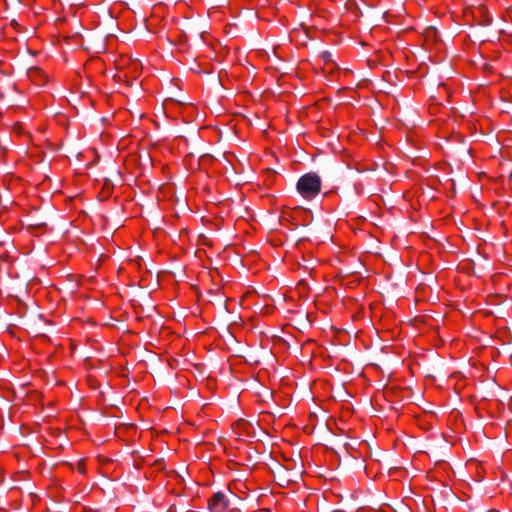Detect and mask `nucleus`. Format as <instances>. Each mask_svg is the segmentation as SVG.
I'll list each match as a JSON object with an SVG mask.
<instances>
[{
  "label": "nucleus",
  "instance_id": "ddd939ff",
  "mask_svg": "<svg viewBox=\"0 0 512 512\" xmlns=\"http://www.w3.org/2000/svg\"><path fill=\"white\" fill-rule=\"evenodd\" d=\"M506 488H504L502 491H508L510 494H512V482H506Z\"/></svg>",
  "mask_w": 512,
  "mask_h": 512
},
{
  "label": "nucleus",
  "instance_id": "6e6552de",
  "mask_svg": "<svg viewBox=\"0 0 512 512\" xmlns=\"http://www.w3.org/2000/svg\"><path fill=\"white\" fill-rule=\"evenodd\" d=\"M45 225H46L45 222L41 221L40 219H36V218H32L31 223L29 224V226L31 228H41V227H44Z\"/></svg>",
  "mask_w": 512,
  "mask_h": 512
},
{
  "label": "nucleus",
  "instance_id": "9b49d317",
  "mask_svg": "<svg viewBox=\"0 0 512 512\" xmlns=\"http://www.w3.org/2000/svg\"><path fill=\"white\" fill-rule=\"evenodd\" d=\"M13 129H14V131H15L17 134H22V133H23L22 127H21V125H20L19 123H16V124L14 125V128H13Z\"/></svg>",
  "mask_w": 512,
  "mask_h": 512
},
{
  "label": "nucleus",
  "instance_id": "f8f14e48",
  "mask_svg": "<svg viewBox=\"0 0 512 512\" xmlns=\"http://www.w3.org/2000/svg\"><path fill=\"white\" fill-rule=\"evenodd\" d=\"M439 472H440V469L433 470L432 471L433 475H431V477H432L431 480H437L440 477Z\"/></svg>",
  "mask_w": 512,
  "mask_h": 512
},
{
  "label": "nucleus",
  "instance_id": "1a4fd4ad",
  "mask_svg": "<svg viewBox=\"0 0 512 512\" xmlns=\"http://www.w3.org/2000/svg\"><path fill=\"white\" fill-rule=\"evenodd\" d=\"M76 469L80 475H84L86 472L85 464L81 461L77 462Z\"/></svg>",
  "mask_w": 512,
  "mask_h": 512
},
{
  "label": "nucleus",
  "instance_id": "9d476101",
  "mask_svg": "<svg viewBox=\"0 0 512 512\" xmlns=\"http://www.w3.org/2000/svg\"><path fill=\"white\" fill-rule=\"evenodd\" d=\"M322 58L324 61H329L331 59V53L328 52V51H324L322 54H321Z\"/></svg>",
  "mask_w": 512,
  "mask_h": 512
},
{
  "label": "nucleus",
  "instance_id": "f257e3e1",
  "mask_svg": "<svg viewBox=\"0 0 512 512\" xmlns=\"http://www.w3.org/2000/svg\"><path fill=\"white\" fill-rule=\"evenodd\" d=\"M296 189L305 199H313L321 191V179L313 172L304 174L298 179Z\"/></svg>",
  "mask_w": 512,
  "mask_h": 512
},
{
  "label": "nucleus",
  "instance_id": "2eb2a0df",
  "mask_svg": "<svg viewBox=\"0 0 512 512\" xmlns=\"http://www.w3.org/2000/svg\"><path fill=\"white\" fill-rule=\"evenodd\" d=\"M477 476L479 477V480H483V478L485 477L484 475L481 474V472H478Z\"/></svg>",
  "mask_w": 512,
  "mask_h": 512
},
{
  "label": "nucleus",
  "instance_id": "4468645a",
  "mask_svg": "<svg viewBox=\"0 0 512 512\" xmlns=\"http://www.w3.org/2000/svg\"><path fill=\"white\" fill-rule=\"evenodd\" d=\"M358 469L359 471L365 472V467L361 463L358 465Z\"/></svg>",
  "mask_w": 512,
  "mask_h": 512
},
{
  "label": "nucleus",
  "instance_id": "dca6fc26",
  "mask_svg": "<svg viewBox=\"0 0 512 512\" xmlns=\"http://www.w3.org/2000/svg\"><path fill=\"white\" fill-rule=\"evenodd\" d=\"M509 177H510V179H512V172L510 173V176H509Z\"/></svg>",
  "mask_w": 512,
  "mask_h": 512
},
{
  "label": "nucleus",
  "instance_id": "7ed1b4c3",
  "mask_svg": "<svg viewBox=\"0 0 512 512\" xmlns=\"http://www.w3.org/2000/svg\"><path fill=\"white\" fill-rule=\"evenodd\" d=\"M229 506V501L226 499L223 492H216L208 502V508L211 512H224Z\"/></svg>",
  "mask_w": 512,
  "mask_h": 512
},
{
  "label": "nucleus",
  "instance_id": "423d86ee",
  "mask_svg": "<svg viewBox=\"0 0 512 512\" xmlns=\"http://www.w3.org/2000/svg\"><path fill=\"white\" fill-rule=\"evenodd\" d=\"M304 477V472L301 471V467H299L298 469H294L293 470V474L287 478L288 481H291V480H295L296 478H303Z\"/></svg>",
  "mask_w": 512,
  "mask_h": 512
},
{
  "label": "nucleus",
  "instance_id": "20e7f679",
  "mask_svg": "<svg viewBox=\"0 0 512 512\" xmlns=\"http://www.w3.org/2000/svg\"><path fill=\"white\" fill-rule=\"evenodd\" d=\"M228 490L240 499L248 497V494L252 492V489L247 486V482H234V488L229 485Z\"/></svg>",
  "mask_w": 512,
  "mask_h": 512
},
{
  "label": "nucleus",
  "instance_id": "f03ea898",
  "mask_svg": "<svg viewBox=\"0 0 512 512\" xmlns=\"http://www.w3.org/2000/svg\"><path fill=\"white\" fill-rule=\"evenodd\" d=\"M151 473L150 474H145L143 476V478L145 480H149L150 478L154 477H158V475H155L154 472H163V478H169V479H175V478H179L180 480H185V478L187 476H190L189 475V471L186 467L184 466H181L179 470H174V469H171V470H166L165 468V464L162 460H157L153 467L151 468Z\"/></svg>",
  "mask_w": 512,
  "mask_h": 512
},
{
  "label": "nucleus",
  "instance_id": "39448f33",
  "mask_svg": "<svg viewBox=\"0 0 512 512\" xmlns=\"http://www.w3.org/2000/svg\"><path fill=\"white\" fill-rule=\"evenodd\" d=\"M404 473H406V470L402 468H390L388 470V477H405Z\"/></svg>",
  "mask_w": 512,
  "mask_h": 512
},
{
  "label": "nucleus",
  "instance_id": "0eeeda50",
  "mask_svg": "<svg viewBox=\"0 0 512 512\" xmlns=\"http://www.w3.org/2000/svg\"><path fill=\"white\" fill-rule=\"evenodd\" d=\"M266 491H267V489H264V488L252 489V492L254 493L252 495V498L259 499L260 497H262L266 494Z\"/></svg>",
  "mask_w": 512,
  "mask_h": 512
}]
</instances>
